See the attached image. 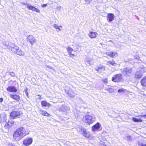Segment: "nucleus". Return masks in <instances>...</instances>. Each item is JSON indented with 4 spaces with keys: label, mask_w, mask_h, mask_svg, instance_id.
Listing matches in <instances>:
<instances>
[{
    "label": "nucleus",
    "mask_w": 146,
    "mask_h": 146,
    "mask_svg": "<svg viewBox=\"0 0 146 146\" xmlns=\"http://www.w3.org/2000/svg\"><path fill=\"white\" fill-rule=\"evenodd\" d=\"M66 92L71 97H73L75 95V93L72 90H69L67 92L66 91Z\"/></svg>",
    "instance_id": "nucleus-21"
},
{
    "label": "nucleus",
    "mask_w": 146,
    "mask_h": 146,
    "mask_svg": "<svg viewBox=\"0 0 146 146\" xmlns=\"http://www.w3.org/2000/svg\"><path fill=\"white\" fill-rule=\"evenodd\" d=\"M9 42L8 41H5L3 43V45L5 46V47L8 48V47L9 46Z\"/></svg>",
    "instance_id": "nucleus-28"
},
{
    "label": "nucleus",
    "mask_w": 146,
    "mask_h": 146,
    "mask_svg": "<svg viewBox=\"0 0 146 146\" xmlns=\"http://www.w3.org/2000/svg\"><path fill=\"white\" fill-rule=\"evenodd\" d=\"M22 114V113L19 111H13L10 113V117L13 119L18 118Z\"/></svg>",
    "instance_id": "nucleus-4"
},
{
    "label": "nucleus",
    "mask_w": 146,
    "mask_h": 146,
    "mask_svg": "<svg viewBox=\"0 0 146 146\" xmlns=\"http://www.w3.org/2000/svg\"><path fill=\"white\" fill-rule=\"evenodd\" d=\"M39 113L40 114L46 116H48L50 115L47 112L42 110H40L39 111Z\"/></svg>",
    "instance_id": "nucleus-20"
},
{
    "label": "nucleus",
    "mask_w": 146,
    "mask_h": 146,
    "mask_svg": "<svg viewBox=\"0 0 146 146\" xmlns=\"http://www.w3.org/2000/svg\"><path fill=\"white\" fill-rule=\"evenodd\" d=\"M33 142L32 138L30 137H27L25 138L23 141V144L26 146H29L31 145Z\"/></svg>",
    "instance_id": "nucleus-6"
},
{
    "label": "nucleus",
    "mask_w": 146,
    "mask_h": 146,
    "mask_svg": "<svg viewBox=\"0 0 146 146\" xmlns=\"http://www.w3.org/2000/svg\"><path fill=\"white\" fill-rule=\"evenodd\" d=\"M95 69L99 73H101L104 72L105 70V67L103 66L97 67L95 68Z\"/></svg>",
    "instance_id": "nucleus-15"
},
{
    "label": "nucleus",
    "mask_w": 146,
    "mask_h": 146,
    "mask_svg": "<svg viewBox=\"0 0 146 146\" xmlns=\"http://www.w3.org/2000/svg\"><path fill=\"white\" fill-rule=\"evenodd\" d=\"M58 110L59 111L65 112L68 110H69V108L68 107L62 105L59 108Z\"/></svg>",
    "instance_id": "nucleus-13"
},
{
    "label": "nucleus",
    "mask_w": 146,
    "mask_h": 146,
    "mask_svg": "<svg viewBox=\"0 0 146 146\" xmlns=\"http://www.w3.org/2000/svg\"><path fill=\"white\" fill-rule=\"evenodd\" d=\"M67 50L69 53V54L72 53V52L73 51V49L70 47H68L67 48Z\"/></svg>",
    "instance_id": "nucleus-29"
},
{
    "label": "nucleus",
    "mask_w": 146,
    "mask_h": 146,
    "mask_svg": "<svg viewBox=\"0 0 146 146\" xmlns=\"http://www.w3.org/2000/svg\"><path fill=\"white\" fill-rule=\"evenodd\" d=\"M3 100V99L2 98H0V102H2Z\"/></svg>",
    "instance_id": "nucleus-46"
},
{
    "label": "nucleus",
    "mask_w": 146,
    "mask_h": 146,
    "mask_svg": "<svg viewBox=\"0 0 146 146\" xmlns=\"http://www.w3.org/2000/svg\"><path fill=\"white\" fill-rule=\"evenodd\" d=\"M26 40L27 42H30L32 46L33 44L35 42L36 39L32 35H29L27 37Z\"/></svg>",
    "instance_id": "nucleus-7"
},
{
    "label": "nucleus",
    "mask_w": 146,
    "mask_h": 146,
    "mask_svg": "<svg viewBox=\"0 0 146 146\" xmlns=\"http://www.w3.org/2000/svg\"><path fill=\"white\" fill-rule=\"evenodd\" d=\"M107 55L112 58L117 57L118 54L115 52H109L107 53Z\"/></svg>",
    "instance_id": "nucleus-11"
},
{
    "label": "nucleus",
    "mask_w": 146,
    "mask_h": 146,
    "mask_svg": "<svg viewBox=\"0 0 146 146\" xmlns=\"http://www.w3.org/2000/svg\"><path fill=\"white\" fill-rule=\"evenodd\" d=\"M9 74H10V75L11 76H14L15 75V73L14 72H10Z\"/></svg>",
    "instance_id": "nucleus-35"
},
{
    "label": "nucleus",
    "mask_w": 146,
    "mask_h": 146,
    "mask_svg": "<svg viewBox=\"0 0 146 146\" xmlns=\"http://www.w3.org/2000/svg\"><path fill=\"white\" fill-rule=\"evenodd\" d=\"M139 146H146V144H143L139 142Z\"/></svg>",
    "instance_id": "nucleus-34"
},
{
    "label": "nucleus",
    "mask_w": 146,
    "mask_h": 146,
    "mask_svg": "<svg viewBox=\"0 0 146 146\" xmlns=\"http://www.w3.org/2000/svg\"><path fill=\"white\" fill-rule=\"evenodd\" d=\"M85 0L86 2H87L88 1L89 3H90V2L92 1V0Z\"/></svg>",
    "instance_id": "nucleus-45"
},
{
    "label": "nucleus",
    "mask_w": 146,
    "mask_h": 146,
    "mask_svg": "<svg viewBox=\"0 0 146 146\" xmlns=\"http://www.w3.org/2000/svg\"><path fill=\"white\" fill-rule=\"evenodd\" d=\"M91 59H90L88 60H86V61H87L88 62V64H91L90 62H91Z\"/></svg>",
    "instance_id": "nucleus-37"
},
{
    "label": "nucleus",
    "mask_w": 146,
    "mask_h": 146,
    "mask_svg": "<svg viewBox=\"0 0 146 146\" xmlns=\"http://www.w3.org/2000/svg\"><path fill=\"white\" fill-rule=\"evenodd\" d=\"M69 54V55L71 57H73L74 56V54H72L71 53H70V54Z\"/></svg>",
    "instance_id": "nucleus-43"
},
{
    "label": "nucleus",
    "mask_w": 146,
    "mask_h": 146,
    "mask_svg": "<svg viewBox=\"0 0 146 146\" xmlns=\"http://www.w3.org/2000/svg\"><path fill=\"white\" fill-rule=\"evenodd\" d=\"M103 80L105 83H107L108 82L107 79V78H105Z\"/></svg>",
    "instance_id": "nucleus-39"
},
{
    "label": "nucleus",
    "mask_w": 146,
    "mask_h": 146,
    "mask_svg": "<svg viewBox=\"0 0 146 146\" xmlns=\"http://www.w3.org/2000/svg\"><path fill=\"white\" fill-rule=\"evenodd\" d=\"M46 4H44L43 5H42V7H46Z\"/></svg>",
    "instance_id": "nucleus-47"
},
{
    "label": "nucleus",
    "mask_w": 146,
    "mask_h": 146,
    "mask_svg": "<svg viewBox=\"0 0 146 146\" xmlns=\"http://www.w3.org/2000/svg\"><path fill=\"white\" fill-rule=\"evenodd\" d=\"M131 137L129 135H128L127 136V141H129V140H130L131 139Z\"/></svg>",
    "instance_id": "nucleus-36"
},
{
    "label": "nucleus",
    "mask_w": 146,
    "mask_h": 146,
    "mask_svg": "<svg viewBox=\"0 0 146 146\" xmlns=\"http://www.w3.org/2000/svg\"><path fill=\"white\" fill-rule=\"evenodd\" d=\"M132 120L133 121L135 122H141L142 121V120L141 119H137L134 117L132 118Z\"/></svg>",
    "instance_id": "nucleus-27"
},
{
    "label": "nucleus",
    "mask_w": 146,
    "mask_h": 146,
    "mask_svg": "<svg viewBox=\"0 0 146 146\" xmlns=\"http://www.w3.org/2000/svg\"><path fill=\"white\" fill-rule=\"evenodd\" d=\"M33 7H34L33 6L30 5H29H29H27V8L29 10H32V9H32L33 8Z\"/></svg>",
    "instance_id": "nucleus-33"
},
{
    "label": "nucleus",
    "mask_w": 146,
    "mask_h": 146,
    "mask_svg": "<svg viewBox=\"0 0 146 146\" xmlns=\"http://www.w3.org/2000/svg\"><path fill=\"white\" fill-rule=\"evenodd\" d=\"M28 134L29 133H27L25 129L21 127L17 129L15 132L13 137L16 141H18Z\"/></svg>",
    "instance_id": "nucleus-1"
},
{
    "label": "nucleus",
    "mask_w": 146,
    "mask_h": 146,
    "mask_svg": "<svg viewBox=\"0 0 146 146\" xmlns=\"http://www.w3.org/2000/svg\"><path fill=\"white\" fill-rule=\"evenodd\" d=\"M98 34L96 32H90L88 34V35L91 38H94L96 37Z\"/></svg>",
    "instance_id": "nucleus-18"
},
{
    "label": "nucleus",
    "mask_w": 146,
    "mask_h": 146,
    "mask_svg": "<svg viewBox=\"0 0 146 146\" xmlns=\"http://www.w3.org/2000/svg\"><path fill=\"white\" fill-rule=\"evenodd\" d=\"M10 97L11 98L17 101L19 100L20 99V97L19 96L16 95H11Z\"/></svg>",
    "instance_id": "nucleus-22"
},
{
    "label": "nucleus",
    "mask_w": 146,
    "mask_h": 146,
    "mask_svg": "<svg viewBox=\"0 0 146 146\" xmlns=\"http://www.w3.org/2000/svg\"><path fill=\"white\" fill-rule=\"evenodd\" d=\"M108 91L109 92H110V93H111V92H113V90L111 89V88H109V89H108Z\"/></svg>",
    "instance_id": "nucleus-38"
},
{
    "label": "nucleus",
    "mask_w": 146,
    "mask_h": 146,
    "mask_svg": "<svg viewBox=\"0 0 146 146\" xmlns=\"http://www.w3.org/2000/svg\"><path fill=\"white\" fill-rule=\"evenodd\" d=\"M122 75L121 74L114 75L112 78V80L115 82H119L122 80Z\"/></svg>",
    "instance_id": "nucleus-3"
},
{
    "label": "nucleus",
    "mask_w": 146,
    "mask_h": 146,
    "mask_svg": "<svg viewBox=\"0 0 146 146\" xmlns=\"http://www.w3.org/2000/svg\"><path fill=\"white\" fill-rule=\"evenodd\" d=\"M107 63L108 65L110 64L113 66H115L117 65V64L114 61H108Z\"/></svg>",
    "instance_id": "nucleus-26"
},
{
    "label": "nucleus",
    "mask_w": 146,
    "mask_h": 146,
    "mask_svg": "<svg viewBox=\"0 0 146 146\" xmlns=\"http://www.w3.org/2000/svg\"><path fill=\"white\" fill-rule=\"evenodd\" d=\"M58 8H59L60 9L61 8V7H59Z\"/></svg>",
    "instance_id": "nucleus-50"
},
{
    "label": "nucleus",
    "mask_w": 146,
    "mask_h": 146,
    "mask_svg": "<svg viewBox=\"0 0 146 146\" xmlns=\"http://www.w3.org/2000/svg\"><path fill=\"white\" fill-rule=\"evenodd\" d=\"M114 18V14L112 13H109L108 14L107 17V20L108 21L111 22L112 21Z\"/></svg>",
    "instance_id": "nucleus-12"
},
{
    "label": "nucleus",
    "mask_w": 146,
    "mask_h": 146,
    "mask_svg": "<svg viewBox=\"0 0 146 146\" xmlns=\"http://www.w3.org/2000/svg\"><path fill=\"white\" fill-rule=\"evenodd\" d=\"M14 123V122L13 121H9L8 123H6L4 127L5 128H8L9 127L11 126Z\"/></svg>",
    "instance_id": "nucleus-17"
},
{
    "label": "nucleus",
    "mask_w": 146,
    "mask_h": 146,
    "mask_svg": "<svg viewBox=\"0 0 146 146\" xmlns=\"http://www.w3.org/2000/svg\"><path fill=\"white\" fill-rule=\"evenodd\" d=\"M82 135L87 137H88L90 136V133L88 132H87L86 130H85V131L83 132L82 133Z\"/></svg>",
    "instance_id": "nucleus-25"
},
{
    "label": "nucleus",
    "mask_w": 146,
    "mask_h": 146,
    "mask_svg": "<svg viewBox=\"0 0 146 146\" xmlns=\"http://www.w3.org/2000/svg\"><path fill=\"white\" fill-rule=\"evenodd\" d=\"M8 146H15L13 144L11 143H9L8 145Z\"/></svg>",
    "instance_id": "nucleus-42"
},
{
    "label": "nucleus",
    "mask_w": 146,
    "mask_h": 146,
    "mask_svg": "<svg viewBox=\"0 0 146 146\" xmlns=\"http://www.w3.org/2000/svg\"><path fill=\"white\" fill-rule=\"evenodd\" d=\"M132 69L129 67H126L123 70L122 73L125 75H129L131 73Z\"/></svg>",
    "instance_id": "nucleus-5"
},
{
    "label": "nucleus",
    "mask_w": 146,
    "mask_h": 146,
    "mask_svg": "<svg viewBox=\"0 0 146 146\" xmlns=\"http://www.w3.org/2000/svg\"><path fill=\"white\" fill-rule=\"evenodd\" d=\"M95 118L94 116L89 115H86L85 116V122L88 124L92 123L95 121Z\"/></svg>",
    "instance_id": "nucleus-2"
},
{
    "label": "nucleus",
    "mask_w": 146,
    "mask_h": 146,
    "mask_svg": "<svg viewBox=\"0 0 146 146\" xmlns=\"http://www.w3.org/2000/svg\"><path fill=\"white\" fill-rule=\"evenodd\" d=\"M77 130L78 132L81 133L84 131H85V129L80 125H78L77 127Z\"/></svg>",
    "instance_id": "nucleus-16"
},
{
    "label": "nucleus",
    "mask_w": 146,
    "mask_h": 146,
    "mask_svg": "<svg viewBox=\"0 0 146 146\" xmlns=\"http://www.w3.org/2000/svg\"><path fill=\"white\" fill-rule=\"evenodd\" d=\"M101 127V125L100 123L98 122L92 126V130L94 131H95L97 130L100 131L101 129L100 128Z\"/></svg>",
    "instance_id": "nucleus-8"
},
{
    "label": "nucleus",
    "mask_w": 146,
    "mask_h": 146,
    "mask_svg": "<svg viewBox=\"0 0 146 146\" xmlns=\"http://www.w3.org/2000/svg\"><path fill=\"white\" fill-rule=\"evenodd\" d=\"M36 8H35V7H33V9L32 10V11H35V9Z\"/></svg>",
    "instance_id": "nucleus-48"
},
{
    "label": "nucleus",
    "mask_w": 146,
    "mask_h": 146,
    "mask_svg": "<svg viewBox=\"0 0 146 146\" xmlns=\"http://www.w3.org/2000/svg\"><path fill=\"white\" fill-rule=\"evenodd\" d=\"M25 92H26V94H27V95H28V93H27V91H26Z\"/></svg>",
    "instance_id": "nucleus-49"
},
{
    "label": "nucleus",
    "mask_w": 146,
    "mask_h": 146,
    "mask_svg": "<svg viewBox=\"0 0 146 146\" xmlns=\"http://www.w3.org/2000/svg\"><path fill=\"white\" fill-rule=\"evenodd\" d=\"M15 50V52H13L16 53L17 54L20 56H23L25 54V53L24 52L21 50L18 46V48Z\"/></svg>",
    "instance_id": "nucleus-10"
},
{
    "label": "nucleus",
    "mask_w": 146,
    "mask_h": 146,
    "mask_svg": "<svg viewBox=\"0 0 146 146\" xmlns=\"http://www.w3.org/2000/svg\"><path fill=\"white\" fill-rule=\"evenodd\" d=\"M140 71L142 73L143 72H146V68L143 67L142 68Z\"/></svg>",
    "instance_id": "nucleus-32"
},
{
    "label": "nucleus",
    "mask_w": 146,
    "mask_h": 146,
    "mask_svg": "<svg viewBox=\"0 0 146 146\" xmlns=\"http://www.w3.org/2000/svg\"><path fill=\"white\" fill-rule=\"evenodd\" d=\"M41 104L42 106L44 107L49 106H50V104L45 101H42Z\"/></svg>",
    "instance_id": "nucleus-24"
},
{
    "label": "nucleus",
    "mask_w": 146,
    "mask_h": 146,
    "mask_svg": "<svg viewBox=\"0 0 146 146\" xmlns=\"http://www.w3.org/2000/svg\"><path fill=\"white\" fill-rule=\"evenodd\" d=\"M7 91L10 92H16L17 91V89L13 86H9L7 89Z\"/></svg>",
    "instance_id": "nucleus-14"
},
{
    "label": "nucleus",
    "mask_w": 146,
    "mask_h": 146,
    "mask_svg": "<svg viewBox=\"0 0 146 146\" xmlns=\"http://www.w3.org/2000/svg\"><path fill=\"white\" fill-rule=\"evenodd\" d=\"M141 82L143 86H146V76L141 80Z\"/></svg>",
    "instance_id": "nucleus-23"
},
{
    "label": "nucleus",
    "mask_w": 146,
    "mask_h": 146,
    "mask_svg": "<svg viewBox=\"0 0 146 146\" xmlns=\"http://www.w3.org/2000/svg\"><path fill=\"white\" fill-rule=\"evenodd\" d=\"M21 4L23 5H26V6H27V5H29V4H28V3H23V2H22V3H21Z\"/></svg>",
    "instance_id": "nucleus-41"
},
{
    "label": "nucleus",
    "mask_w": 146,
    "mask_h": 146,
    "mask_svg": "<svg viewBox=\"0 0 146 146\" xmlns=\"http://www.w3.org/2000/svg\"><path fill=\"white\" fill-rule=\"evenodd\" d=\"M141 116L145 117V118H146V114L145 115H141L138 116L139 117H141Z\"/></svg>",
    "instance_id": "nucleus-44"
},
{
    "label": "nucleus",
    "mask_w": 146,
    "mask_h": 146,
    "mask_svg": "<svg viewBox=\"0 0 146 146\" xmlns=\"http://www.w3.org/2000/svg\"><path fill=\"white\" fill-rule=\"evenodd\" d=\"M35 11H36V12L37 13H39L40 12V11L38 9L36 8H35Z\"/></svg>",
    "instance_id": "nucleus-40"
},
{
    "label": "nucleus",
    "mask_w": 146,
    "mask_h": 146,
    "mask_svg": "<svg viewBox=\"0 0 146 146\" xmlns=\"http://www.w3.org/2000/svg\"><path fill=\"white\" fill-rule=\"evenodd\" d=\"M9 46L8 48L11 50V51L13 52H15V50H17L18 48V46L15 45L14 44L11 43V42H9Z\"/></svg>",
    "instance_id": "nucleus-9"
},
{
    "label": "nucleus",
    "mask_w": 146,
    "mask_h": 146,
    "mask_svg": "<svg viewBox=\"0 0 146 146\" xmlns=\"http://www.w3.org/2000/svg\"><path fill=\"white\" fill-rule=\"evenodd\" d=\"M104 146H106V145H105Z\"/></svg>",
    "instance_id": "nucleus-51"
},
{
    "label": "nucleus",
    "mask_w": 146,
    "mask_h": 146,
    "mask_svg": "<svg viewBox=\"0 0 146 146\" xmlns=\"http://www.w3.org/2000/svg\"><path fill=\"white\" fill-rule=\"evenodd\" d=\"M125 90L123 88H121L120 89H119L118 90V92L121 93H122Z\"/></svg>",
    "instance_id": "nucleus-30"
},
{
    "label": "nucleus",
    "mask_w": 146,
    "mask_h": 146,
    "mask_svg": "<svg viewBox=\"0 0 146 146\" xmlns=\"http://www.w3.org/2000/svg\"><path fill=\"white\" fill-rule=\"evenodd\" d=\"M54 27L56 29H58L59 31H60L61 29L56 24H54L53 25Z\"/></svg>",
    "instance_id": "nucleus-31"
},
{
    "label": "nucleus",
    "mask_w": 146,
    "mask_h": 146,
    "mask_svg": "<svg viewBox=\"0 0 146 146\" xmlns=\"http://www.w3.org/2000/svg\"><path fill=\"white\" fill-rule=\"evenodd\" d=\"M142 76V74L140 71H137L135 73V78L136 79L140 78Z\"/></svg>",
    "instance_id": "nucleus-19"
}]
</instances>
